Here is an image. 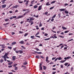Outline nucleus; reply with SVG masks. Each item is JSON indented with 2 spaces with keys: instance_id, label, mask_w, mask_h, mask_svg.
Returning a JSON list of instances; mask_svg holds the SVG:
<instances>
[{
  "instance_id": "1",
  "label": "nucleus",
  "mask_w": 74,
  "mask_h": 74,
  "mask_svg": "<svg viewBox=\"0 0 74 74\" xmlns=\"http://www.w3.org/2000/svg\"><path fill=\"white\" fill-rule=\"evenodd\" d=\"M29 19H27V22H29V23H31V22H33V21H32L33 20H34V19H30V20L29 21Z\"/></svg>"
},
{
  "instance_id": "2",
  "label": "nucleus",
  "mask_w": 74,
  "mask_h": 74,
  "mask_svg": "<svg viewBox=\"0 0 74 74\" xmlns=\"http://www.w3.org/2000/svg\"><path fill=\"white\" fill-rule=\"evenodd\" d=\"M39 34H40V32H37V33L36 34L35 36H36V37H38V38H40V36H37V35H38Z\"/></svg>"
},
{
  "instance_id": "3",
  "label": "nucleus",
  "mask_w": 74,
  "mask_h": 74,
  "mask_svg": "<svg viewBox=\"0 0 74 74\" xmlns=\"http://www.w3.org/2000/svg\"><path fill=\"white\" fill-rule=\"evenodd\" d=\"M41 7H42V5L40 6L38 9V11H40L41 10Z\"/></svg>"
},
{
  "instance_id": "4",
  "label": "nucleus",
  "mask_w": 74,
  "mask_h": 74,
  "mask_svg": "<svg viewBox=\"0 0 74 74\" xmlns=\"http://www.w3.org/2000/svg\"><path fill=\"white\" fill-rule=\"evenodd\" d=\"M46 62H49V61L48 60V57H46Z\"/></svg>"
},
{
  "instance_id": "5",
  "label": "nucleus",
  "mask_w": 74,
  "mask_h": 74,
  "mask_svg": "<svg viewBox=\"0 0 74 74\" xmlns=\"http://www.w3.org/2000/svg\"><path fill=\"white\" fill-rule=\"evenodd\" d=\"M6 6H7V5L5 4L3 5H2V8H4L6 7Z\"/></svg>"
},
{
  "instance_id": "6",
  "label": "nucleus",
  "mask_w": 74,
  "mask_h": 74,
  "mask_svg": "<svg viewBox=\"0 0 74 74\" xmlns=\"http://www.w3.org/2000/svg\"><path fill=\"white\" fill-rule=\"evenodd\" d=\"M35 53H37L38 54H41L42 53L41 52H37V51H34V52Z\"/></svg>"
},
{
  "instance_id": "7",
  "label": "nucleus",
  "mask_w": 74,
  "mask_h": 74,
  "mask_svg": "<svg viewBox=\"0 0 74 74\" xmlns=\"http://www.w3.org/2000/svg\"><path fill=\"white\" fill-rule=\"evenodd\" d=\"M23 16V15L18 16H17V18H22Z\"/></svg>"
},
{
  "instance_id": "8",
  "label": "nucleus",
  "mask_w": 74,
  "mask_h": 74,
  "mask_svg": "<svg viewBox=\"0 0 74 74\" xmlns=\"http://www.w3.org/2000/svg\"><path fill=\"white\" fill-rule=\"evenodd\" d=\"M16 18V16H13L12 17H10V19H13V18Z\"/></svg>"
},
{
  "instance_id": "9",
  "label": "nucleus",
  "mask_w": 74,
  "mask_h": 74,
  "mask_svg": "<svg viewBox=\"0 0 74 74\" xmlns=\"http://www.w3.org/2000/svg\"><path fill=\"white\" fill-rule=\"evenodd\" d=\"M62 28L63 29V30H66V29H67L66 28L64 27L63 26L62 27Z\"/></svg>"
},
{
  "instance_id": "10",
  "label": "nucleus",
  "mask_w": 74,
  "mask_h": 74,
  "mask_svg": "<svg viewBox=\"0 0 74 74\" xmlns=\"http://www.w3.org/2000/svg\"><path fill=\"white\" fill-rule=\"evenodd\" d=\"M23 64L25 65H27V62L26 61H25V62H24Z\"/></svg>"
},
{
  "instance_id": "11",
  "label": "nucleus",
  "mask_w": 74,
  "mask_h": 74,
  "mask_svg": "<svg viewBox=\"0 0 74 74\" xmlns=\"http://www.w3.org/2000/svg\"><path fill=\"white\" fill-rule=\"evenodd\" d=\"M16 44V42H14L12 43V45H15V44Z\"/></svg>"
},
{
  "instance_id": "12",
  "label": "nucleus",
  "mask_w": 74,
  "mask_h": 74,
  "mask_svg": "<svg viewBox=\"0 0 74 74\" xmlns=\"http://www.w3.org/2000/svg\"><path fill=\"white\" fill-rule=\"evenodd\" d=\"M66 60H63V61H61L60 62V63H64V62H66Z\"/></svg>"
},
{
  "instance_id": "13",
  "label": "nucleus",
  "mask_w": 74,
  "mask_h": 74,
  "mask_svg": "<svg viewBox=\"0 0 74 74\" xmlns=\"http://www.w3.org/2000/svg\"><path fill=\"white\" fill-rule=\"evenodd\" d=\"M19 43H20V44H23L24 43V41L23 40L19 42Z\"/></svg>"
},
{
  "instance_id": "14",
  "label": "nucleus",
  "mask_w": 74,
  "mask_h": 74,
  "mask_svg": "<svg viewBox=\"0 0 74 74\" xmlns=\"http://www.w3.org/2000/svg\"><path fill=\"white\" fill-rule=\"evenodd\" d=\"M60 11H65V9H61L60 10Z\"/></svg>"
},
{
  "instance_id": "15",
  "label": "nucleus",
  "mask_w": 74,
  "mask_h": 74,
  "mask_svg": "<svg viewBox=\"0 0 74 74\" xmlns=\"http://www.w3.org/2000/svg\"><path fill=\"white\" fill-rule=\"evenodd\" d=\"M20 53H23V51L22 50H19Z\"/></svg>"
},
{
  "instance_id": "16",
  "label": "nucleus",
  "mask_w": 74,
  "mask_h": 74,
  "mask_svg": "<svg viewBox=\"0 0 74 74\" xmlns=\"http://www.w3.org/2000/svg\"><path fill=\"white\" fill-rule=\"evenodd\" d=\"M43 67V70H45L47 69V67H46V66H44Z\"/></svg>"
},
{
  "instance_id": "17",
  "label": "nucleus",
  "mask_w": 74,
  "mask_h": 74,
  "mask_svg": "<svg viewBox=\"0 0 74 74\" xmlns=\"http://www.w3.org/2000/svg\"><path fill=\"white\" fill-rule=\"evenodd\" d=\"M5 22H7L8 21H9V19H5Z\"/></svg>"
},
{
  "instance_id": "18",
  "label": "nucleus",
  "mask_w": 74,
  "mask_h": 74,
  "mask_svg": "<svg viewBox=\"0 0 74 74\" xmlns=\"http://www.w3.org/2000/svg\"><path fill=\"white\" fill-rule=\"evenodd\" d=\"M3 62H4V60H3L2 59L0 61V63H3Z\"/></svg>"
},
{
  "instance_id": "19",
  "label": "nucleus",
  "mask_w": 74,
  "mask_h": 74,
  "mask_svg": "<svg viewBox=\"0 0 74 74\" xmlns=\"http://www.w3.org/2000/svg\"><path fill=\"white\" fill-rule=\"evenodd\" d=\"M34 36H31V38H32V39H34Z\"/></svg>"
},
{
  "instance_id": "20",
  "label": "nucleus",
  "mask_w": 74,
  "mask_h": 74,
  "mask_svg": "<svg viewBox=\"0 0 74 74\" xmlns=\"http://www.w3.org/2000/svg\"><path fill=\"white\" fill-rule=\"evenodd\" d=\"M14 7L15 8H17V7H19V5H16L15 6H14Z\"/></svg>"
},
{
  "instance_id": "21",
  "label": "nucleus",
  "mask_w": 74,
  "mask_h": 74,
  "mask_svg": "<svg viewBox=\"0 0 74 74\" xmlns=\"http://www.w3.org/2000/svg\"><path fill=\"white\" fill-rule=\"evenodd\" d=\"M38 7V6H37V5H35L34 6V8H37Z\"/></svg>"
},
{
  "instance_id": "22",
  "label": "nucleus",
  "mask_w": 74,
  "mask_h": 74,
  "mask_svg": "<svg viewBox=\"0 0 74 74\" xmlns=\"http://www.w3.org/2000/svg\"><path fill=\"white\" fill-rule=\"evenodd\" d=\"M36 58H38V59H39L40 56H36Z\"/></svg>"
},
{
  "instance_id": "23",
  "label": "nucleus",
  "mask_w": 74,
  "mask_h": 74,
  "mask_svg": "<svg viewBox=\"0 0 74 74\" xmlns=\"http://www.w3.org/2000/svg\"><path fill=\"white\" fill-rule=\"evenodd\" d=\"M8 53H7L5 54V55L4 56H8Z\"/></svg>"
},
{
  "instance_id": "24",
  "label": "nucleus",
  "mask_w": 74,
  "mask_h": 74,
  "mask_svg": "<svg viewBox=\"0 0 74 74\" xmlns=\"http://www.w3.org/2000/svg\"><path fill=\"white\" fill-rule=\"evenodd\" d=\"M27 35H28V33H26L24 34V37H26Z\"/></svg>"
},
{
  "instance_id": "25",
  "label": "nucleus",
  "mask_w": 74,
  "mask_h": 74,
  "mask_svg": "<svg viewBox=\"0 0 74 74\" xmlns=\"http://www.w3.org/2000/svg\"><path fill=\"white\" fill-rule=\"evenodd\" d=\"M58 59L59 60H62V57H60L59 58H58Z\"/></svg>"
},
{
  "instance_id": "26",
  "label": "nucleus",
  "mask_w": 74,
  "mask_h": 74,
  "mask_svg": "<svg viewBox=\"0 0 74 74\" xmlns=\"http://www.w3.org/2000/svg\"><path fill=\"white\" fill-rule=\"evenodd\" d=\"M50 39V38H46L44 39L45 41H47V40H49Z\"/></svg>"
},
{
  "instance_id": "27",
  "label": "nucleus",
  "mask_w": 74,
  "mask_h": 74,
  "mask_svg": "<svg viewBox=\"0 0 74 74\" xmlns=\"http://www.w3.org/2000/svg\"><path fill=\"white\" fill-rule=\"evenodd\" d=\"M3 46H4V45H1V46L3 48H5V47Z\"/></svg>"
},
{
  "instance_id": "28",
  "label": "nucleus",
  "mask_w": 74,
  "mask_h": 74,
  "mask_svg": "<svg viewBox=\"0 0 74 74\" xmlns=\"http://www.w3.org/2000/svg\"><path fill=\"white\" fill-rule=\"evenodd\" d=\"M73 41V39H71L69 40L68 41V42H69V41Z\"/></svg>"
},
{
  "instance_id": "29",
  "label": "nucleus",
  "mask_w": 74,
  "mask_h": 74,
  "mask_svg": "<svg viewBox=\"0 0 74 74\" xmlns=\"http://www.w3.org/2000/svg\"><path fill=\"white\" fill-rule=\"evenodd\" d=\"M12 62H9L8 63V65H11L12 64Z\"/></svg>"
},
{
  "instance_id": "30",
  "label": "nucleus",
  "mask_w": 74,
  "mask_h": 74,
  "mask_svg": "<svg viewBox=\"0 0 74 74\" xmlns=\"http://www.w3.org/2000/svg\"><path fill=\"white\" fill-rule=\"evenodd\" d=\"M68 64H69V63H65L64 65L65 66H67V65H68Z\"/></svg>"
},
{
  "instance_id": "31",
  "label": "nucleus",
  "mask_w": 74,
  "mask_h": 74,
  "mask_svg": "<svg viewBox=\"0 0 74 74\" xmlns=\"http://www.w3.org/2000/svg\"><path fill=\"white\" fill-rule=\"evenodd\" d=\"M69 32V31L68 30H67V31H66L64 32V33H68V32Z\"/></svg>"
},
{
  "instance_id": "32",
  "label": "nucleus",
  "mask_w": 74,
  "mask_h": 74,
  "mask_svg": "<svg viewBox=\"0 0 74 74\" xmlns=\"http://www.w3.org/2000/svg\"><path fill=\"white\" fill-rule=\"evenodd\" d=\"M18 3H20V4H22V3H23V1H18Z\"/></svg>"
},
{
  "instance_id": "33",
  "label": "nucleus",
  "mask_w": 74,
  "mask_h": 74,
  "mask_svg": "<svg viewBox=\"0 0 74 74\" xmlns=\"http://www.w3.org/2000/svg\"><path fill=\"white\" fill-rule=\"evenodd\" d=\"M39 66V67H40V69L41 70H42V67L41 66Z\"/></svg>"
},
{
  "instance_id": "34",
  "label": "nucleus",
  "mask_w": 74,
  "mask_h": 74,
  "mask_svg": "<svg viewBox=\"0 0 74 74\" xmlns=\"http://www.w3.org/2000/svg\"><path fill=\"white\" fill-rule=\"evenodd\" d=\"M55 2H56V1H53L52 2H51V4H53V3H55Z\"/></svg>"
},
{
  "instance_id": "35",
  "label": "nucleus",
  "mask_w": 74,
  "mask_h": 74,
  "mask_svg": "<svg viewBox=\"0 0 74 74\" xmlns=\"http://www.w3.org/2000/svg\"><path fill=\"white\" fill-rule=\"evenodd\" d=\"M5 1H6L5 0H4L3 1H2L3 2L2 3L4 4V3H5Z\"/></svg>"
},
{
  "instance_id": "36",
  "label": "nucleus",
  "mask_w": 74,
  "mask_h": 74,
  "mask_svg": "<svg viewBox=\"0 0 74 74\" xmlns=\"http://www.w3.org/2000/svg\"><path fill=\"white\" fill-rule=\"evenodd\" d=\"M34 2V1L33 0L31 2V4H33V3Z\"/></svg>"
},
{
  "instance_id": "37",
  "label": "nucleus",
  "mask_w": 74,
  "mask_h": 74,
  "mask_svg": "<svg viewBox=\"0 0 74 74\" xmlns=\"http://www.w3.org/2000/svg\"><path fill=\"white\" fill-rule=\"evenodd\" d=\"M65 14H69V12L66 11H65Z\"/></svg>"
},
{
  "instance_id": "38",
  "label": "nucleus",
  "mask_w": 74,
  "mask_h": 74,
  "mask_svg": "<svg viewBox=\"0 0 74 74\" xmlns=\"http://www.w3.org/2000/svg\"><path fill=\"white\" fill-rule=\"evenodd\" d=\"M60 66L61 68H62L63 69V65H61Z\"/></svg>"
},
{
  "instance_id": "39",
  "label": "nucleus",
  "mask_w": 74,
  "mask_h": 74,
  "mask_svg": "<svg viewBox=\"0 0 74 74\" xmlns=\"http://www.w3.org/2000/svg\"><path fill=\"white\" fill-rule=\"evenodd\" d=\"M49 2H48L47 3H46V5H48L49 4Z\"/></svg>"
},
{
  "instance_id": "40",
  "label": "nucleus",
  "mask_w": 74,
  "mask_h": 74,
  "mask_svg": "<svg viewBox=\"0 0 74 74\" xmlns=\"http://www.w3.org/2000/svg\"><path fill=\"white\" fill-rule=\"evenodd\" d=\"M40 58H42V59H44V57L43 56H40Z\"/></svg>"
},
{
  "instance_id": "41",
  "label": "nucleus",
  "mask_w": 74,
  "mask_h": 74,
  "mask_svg": "<svg viewBox=\"0 0 74 74\" xmlns=\"http://www.w3.org/2000/svg\"><path fill=\"white\" fill-rule=\"evenodd\" d=\"M53 8H54V6H53L52 7H51L49 9L50 10H52V9H53Z\"/></svg>"
},
{
  "instance_id": "42",
  "label": "nucleus",
  "mask_w": 74,
  "mask_h": 74,
  "mask_svg": "<svg viewBox=\"0 0 74 74\" xmlns=\"http://www.w3.org/2000/svg\"><path fill=\"white\" fill-rule=\"evenodd\" d=\"M52 38L54 39V37H53V36H51L50 37V38H50H50Z\"/></svg>"
},
{
  "instance_id": "43",
  "label": "nucleus",
  "mask_w": 74,
  "mask_h": 74,
  "mask_svg": "<svg viewBox=\"0 0 74 74\" xmlns=\"http://www.w3.org/2000/svg\"><path fill=\"white\" fill-rule=\"evenodd\" d=\"M58 15L59 18H60V15H61L60 13Z\"/></svg>"
},
{
  "instance_id": "44",
  "label": "nucleus",
  "mask_w": 74,
  "mask_h": 74,
  "mask_svg": "<svg viewBox=\"0 0 74 74\" xmlns=\"http://www.w3.org/2000/svg\"><path fill=\"white\" fill-rule=\"evenodd\" d=\"M58 59V58H56L55 60H54V62H56L57 60Z\"/></svg>"
},
{
  "instance_id": "45",
  "label": "nucleus",
  "mask_w": 74,
  "mask_h": 74,
  "mask_svg": "<svg viewBox=\"0 0 74 74\" xmlns=\"http://www.w3.org/2000/svg\"><path fill=\"white\" fill-rule=\"evenodd\" d=\"M21 47L23 48V49H26V47H24L23 46H21Z\"/></svg>"
},
{
  "instance_id": "46",
  "label": "nucleus",
  "mask_w": 74,
  "mask_h": 74,
  "mask_svg": "<svg viewBox=\"0 0 74 74\" xmlns=\"http://www.w3.org/2000/svg\"><path fill=\"white\" fill-rule=\"evenodd\" d=\"M48 35V34L45 33V34L44 35V36H47Z\"/></svg>"
},
{
  "instance_id": "47",
  "label": "nucleus",
  "mask_w": 74,
  "mask_h": 74,
  "mask_svg": "<svg viewBox=\"0 0 74 74\" xmlns=\"http://www.w3.org/2000/svg\"><path fill=\"white\" fill-rule=\"evenodd\" d=\"M8 48L9 49H12V47H8Z\"/></svg>"
},
{
  "instance_id": "48",
  "label": "nucleus",
  "mask_w": 74,
  "mask_h": 74,
  "mask_svg": "<svg viewBox=\"0 0 74 74\" xmlns=\"http://www.w3.org/2000/svg\"><path fill=\"white\" fill-rule=\"evenodd\" d=\"M48 12H45V15H47V14H48Z\"/></svg>"
},
{
  "instance_id": "49",
  "label": "nucleus",
  "mask_w": 74,
  "mask_h": 74,
  "mask_svg": "<svg viewBox=\"0 0 74 74\" xmlns=\"http://www.w3.org/2000/svg\"><path fill=\"white\" fill-rule=\"evenodd\" d=\"M15 52L16 53H19V50L18 51H16Z\"/></svg>"
},
{
  "instance_id": "50",
  "label": "nucleus",
  "mask_w": 74,
  "mask_h": 74,
  "mask_svg": "<svg viewBox=\"0 0 74 74\" xmlns=\"http://www.w3.org/2000/svg\"><path fill=\"white\" fill-rule=\"evenodd\" d=\"M14 70H18V67H15Z\"/></svg>"
},
{
  "instance_id": "51",
  "label": "nucleus",
  "mask_w": 74,
  "mask_h": 74,
  "mask_svg": "<svg viewBox=\"0 0 74 74\" xmlns=\"http://www.w3.org/2000/svg\"><path fill=\"white\" fill-rule=\"evenodd\" d=\"M12 67V65H10L8 66V67H9V68H11V67Z\"/></svg>"
},
{
  "instance_id": "52",
  "label": "nucleus",
  "mask_w": 74,
  "mask_h": 74,
  "mask_svg": "<svg viewBox=\"0 0 74 74\" xmlns=\"http://www.w3.org/2000/svg\"><path fill=\"white\" fill-rule=\"evenodd\" d=\"M21 67H24L25 69H26V66H23V65H22L21 66Z\"/></svg>"
},
{
  "instance_id": "53",
  "label": "nucleus",
  "mask_w": 74,
  "mask_h": 74,
  "mask_svg": "<svg viewBox=\"0 0 74 74\" xmlns=\"http://www.w3.org/2000/svg\"><path fill=\"white\" fill-rule=\"evenodd\" d=\"M56 15V14H55L52 17L53 18H55Z\"/></svg>"
},
{
  "instance_id": "54",
  "label": "nucleus",
  "mask_w": 74,
  "mask_h": 74,
  "mask_svg": "<svg viewBox=\"0 0 74 74\" xmlns=\"http://www.w3.org/2000/svg\"><path fill=\"white\" fill-rule=\"evenodd\" d=\"M67 59H70L71 58V57H67Z\"/></svg>"
},
{
  "instance_id": "55",
  "label": "nucleus",
  "mask_w": 74,
  "mask_h": 74,
  "mask_svg": "<svg viewBox=\"0 0 74 74\" xmlns=\"http://www.w3.org/2000/svg\"><path fill=\"white\" fill-rule=\"evenodd\" d=\"M36 50L37 51H40V50H39L38 49V48H37L36 49Z\"/></svg>"
},
{
  "instance_id": "56",
  "label": "nucleus",
  "mask_w": 74,
  "mask_h": 74,
  "mask_svg": "<svg viewBox=\"0 0 74 74\" xmlns=\"http://www.w3.org/2000/svg\"><path fill=\"white\" fill-rule=\"evenodd\" d=\"M56 59V57H54V58H52V60H54V59Z\"/></svg>"
},
{
  "instance_id": "57",
  "label": "nucleus",
  "mask_w": 74,
  "mask_h": 74,
  "mask_svg": "<svg viewBox=\"0 0 74 74\" xmlns=\"http://www.w3.org/2000/svg\"><path fill=\"white\" fill-rule=\"evenodd\" d=\"M4 61H5V62H6V61H7V59H6V58H4Z\"/></svg>"
},
{
  "instance_id": "58",
  "label": "nucleus",
  "mask_w": 74,
  "mask_h": 74,
  "mask_svg": "<svg viewBox=\"0 0 74 74\" xmlns=\"http://www.w3.org/2000/svg\"><path fill=\"white\" fill-rule=\"evenodd\" d=\"M33 23H34V22H33L32 21V22H31V23L30 25H33Z\"/></svg>"
},
{
  "instance_id": "59",
  "label": "nucleus",
  "mask_w": 74,
  "mask_h": 74,
  "mask_svg": "<svg viewBox=\"0 0 74 74\" xmlns=\"http://www.w3.org/2000/svg\"><path fill=\"white\" fill-rule=\"evenodd\" d=\"M12 5V4H11V5H10L8 7V8H10V7H11V5Z\"/></svg>"
},
{
  "instance_id": "60",
  "label": "nucleus",
  "mask_w": 74,
  "mask_h": 74,
  "mask_svg": "<svg viewBox=\"0 0 74 74\" xmlns=\"http://www.w3.org/2000/svg\"><path fill=\"white\" fill-rule=\"evenodd\" d=\"M12 35H14V34H15V32H12Z\"/></svg>"
},
{
  "instance_id": "61",
  "label": "nucleus",
  "mask_w": 74,
  "mask_h": 74,
  "mask_svg": "<svg viewBox=\"0 0 74 74\" xmlns=\"http://www.w3.org/2000/svg\"><path fill=\"white\" fill-rule=\"evenodd\" d=\"M17 64H14V65L13 66H14V67H16V66H17Z\"/></svg>"
},
{
  "instance_id": "62",
  "label": "nucleus",
  "mask_w": 74,
  "mask_h": 74,
  "mask_svg": "<svg viewBox=\"0 0 74 74\" xmlns=\"http://www.w3.org/2000/svg\"><path fill=\"white\" fill-rule=\"evenodd\" d=\"M26 45H30V44L29 43H28V42H27L26 44Z\"/></svg>"
},
{
  "instance_id": "63",
  "label": "nucleus",
  "mask_w": 74,
  "mask_h": 74,
  "mask_svg": "<svg viewBox=\"0 0 74 74\" xmlns=\"http://www.w3.org/2000/svg\"><path fill=\"white\" fill-rule=\"evenodd\" d=\"M65 6H66V5H68V4L67 3H65L64 4Z\"/></svg>"
},
{
  "instance_id": "64",
  "label": "nucleus",
  "mask_w": 74,
  "mask_h": 74,
  "mask_svg": "<svg viewBox=\"0 0 74 74\" xmlns=\"http://www.w3.org/2000/svg\"><path fill=\"white\" fill-rule=\"evenodd\" d=\"M56 73V72H53L52 73V74H55Z\"/></svg>"
}]
</instances>
